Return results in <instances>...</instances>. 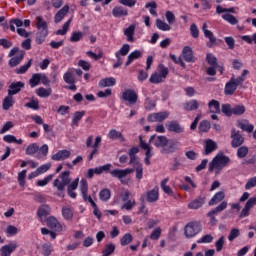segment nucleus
Wrapping results in <instances>:
<instances>
[{"mask_svg":"<svg viewBox=\"0 0 256 256\" xmlns=\"http://www.w3.org/2000/svg\"><path fill=\"white\" fill-rule=\"evenodd\" d=\"M225 245V236H221L216 242H215V247L217 253L223 251V247Z\"/></svg>","mask_w":256,"mask_h":256,"instance_id":"5fc2aeb1","label":"nucleus"},{"mask_svg":"<svg viewBox=\"0 0 256 256\" xmlns=\"http://www.w3.org/2000/svg\"><path fill=\"white\" fill-rule=\"evenodd\" d=\"M231 147H233L234 149H237V147H241L243 145V143H245V138L243 137V135H241L239 133V131L232 129L231 131Z\"/></svg>","mask_w":256,"mask_h":256,"instance_id":"9d476101","label":"nucleus"},{"mask_svg":"<svg viewBox=\"0 0 256 256\" xmlns=\"http://www.w3.org/2000/svg\"><path fill=\"white\" fill-rule=\"evenodd\" d=\"M197 243H213V235L206 234L200 240H197Z\"/></svg>","mask_w":256,"mask_h":256,"instance_id":"338daca9","label":"nucleus"},{"mask_svg":"<svg viewBox=\"0 0 256 256\" xmlns=\"http://www.w3.org/2000/svg\"><path fill=\"white\" fill-rule=\"evenodd\" d=\"M159 200V188L155 187L154 189L147 192L146 201L148 203H155Z\"/></svg>","mask_w":256,"mask_h":256,"instance_id":"6ab92c4d","label":"nucleus"},{"mask_svg":"<svg viewBox=\"0 0 256 256\" xmlns=\"http://www.w3.org/2000/svg\"><path fill=\"white\" fill-rule=\"evenodd\" d=\"M231 163V159L223 153L217 154L213 160L209 163L208 171L210 173H213V171L216 169V173H219L223 167H227Z\"/></svg>","mask_w":256,"mask_h":256,"instance_id":"7ed1b4c3","label":"nucleus"},{"mask_svg":"<svg viewBox=\"0 0 256 256\" xmlns=\"http://www.w3.org/2000/svg\"><path fill=\"white\" fill-rule=\"evenodd\" d=\"M30 87H37L41 83V73L33 74L29 80Z\"/></svg>","mask_w":256,"mask_h":256,"instance_id":"37998d69","label":"nucleus"},{"mask_svg":"<svg viewBox=\"0 0 256 256\" xmlns=\"http://www.w3.org/2000/svg\"><path fill=\"white\" fill-rule=\"evenodd\" d=\"M81 39H83V32H73L70 37L72 43H77V41H81Z\"/></svg>","mask_w":256,"mask_h":256,"instance_id":"052dcab7","label":"nucleus"},{"mask_svg":"<svg viewBox=\"0 0 256 256\" xmlns=\"http://www.w3.org/2000/svg\"><path fill=\"white\" fill-rule=\"evenodd\" d=\"M113 17H127L129 15V12L127 9H125L123 6H116L112 10Z\"/></svg>","mask_w":256,"mask_h":256,"instance_id":"4be33fe9","label":"nucleus"},{"mask_svg":"<svg viewBox=\"0 0 256 256\" xmlns=\"http://www.w3.org/2000/svg\"><path fill=\"white\" fill-rule=\"evenodd\" d=\"M221 111L226 115V117H231V115H233V108H231V104H223Z\"/></svg>","mask_w":256,"mask_h":256,"instance_id":"864d4df0","label":"nucleus"},{"mask_svg":"<svg viewBox=\"0 0 256 256\" xmlns=\"http://www.w3.org/2000/svg\"><path fill=\"white\" fill-rule=\"evenodd\" d=\"M248 153H249V148L247 146H242L237 150V157L239 159H245Z\"/></svg>","mask_w":256,"mask_h":256,"instance_id":"49530a36","label":"nucleus"},{"mask_svg":"<svg viewBox=\"0 0 256 256\" xmlns=\"http://www.w3.org/2000/svg\"><path fill=\"white\" fill-rule=\"evenodd\" d=\"M108 137L109 139H112V140L119 139V141H121L122 143H125V137L121 132L117 131L116 129H111L108 132Z\"/></svg>","mask_w":256,"mask_h":256,"instance_id":"cd10ccee","label":"nucleus"},{"mask_svg":"<svg viewBox=\"0 0 256 256\" xmlns=\"http://www.w3.org/2000/svg\"><path fill=\"white\" fill-rule=\"evenodd\" d=\"M149 237L153 239V241H157L161 237V229L159 227L154 229Z\"/></svg>","mask_w":256,"mask_h":256,"instance_id":"69168bd1","label":"nucleus"},{"mask_svg":"<svg viewBox=\"0 0 256 256\" xmlns=\"http://www.w3.org/2000/svg\"><path fill=\"white\" fill-rule=\"evenodd\" d=\"M240 232L238 228H234L230 231V234L228 236V240L229 241H235V239H237V237H239Z\"/></svg>","mask_w":256,"mask_h":256,"instance_id":"0e129e2a","label":"nucleus"},{"mask_svg":"<svg viewBox=\"0 0 256 256\" xmlns=\"http://www.w3.org/2000/svg\"><path fill=\"white\" fill-rule=\"evenodd\" d=\"M17 249V244H8L5 246H2L1 248V255L2 256H11V253Z\"/></svg>","mask_w":256,"mask_h":256,"instance_id":"7c9ffc66","label":"nucleus"},{"mask_svg":"<svg viewBox=\"0 0 256 256\" xmlns=\"http://www.w3.org/2000/svg\"><path fill=\"white\" fill-rule=\"evenodd\" d=\"M131 241H133V236L127 233L121 238L120 243L123 247H125V245H129Z\"/></svg>","mask_w":256,"mask_h":256,"instance_id":"13d9d810","label":"nucleus"},{"mask_svg":"<svg viewBox=\"0 0 256 256\" xmlns=\"http://www.w3.org/2000/svg\"><path fill=\"white\" fill-rule=\"evenodd\" d=\"M46 224H47V227L52 229V231H58V232L63 231V226H61V224L59 223L57 218H55V216L48 217L46 220Z\"/></svg>","mask_w":256,"mask_h":256,"instance_id":"ddd939ff","label":"nucleus"},{"mask_svg":"<svg viewBox=\"0 0 256 256\" xmlns=\"http://www.w3.org/2000/svg\"><path fill=\"white\" fill-rule=\"evenodd\" d=\"M215 150H217V142L211 139L206 140L204 155H210Z\"/></svg>","mask_w":256,"mask_h":256,"instance_id":"393cba45","label":"nucleus"},{"mask_svg":"<svg viewBox=\"0 0 256 256\" xmlns=\"http://www.w3.org/2000/svg\"><path fill=\"white\" fill-rule=\"evenodd\" d=\"M53 93V90L51 88H39L36 90V94L38 97H50V95Z\"/></svg>","mask_w":256,"mask_h":256,"instance_id":"ea45409f","label":"nucleus"},{"mask_svg":"<svg viewBox=\"0 0 256 256\" xmlns=\"http://www.w3.org/2000/svg\"><path fill=\"white\" fill-rule=\"evenodd\" d=\"M169 118V112H158V113H152L148 116L147 121L150 123H161L165 121V119Z\"/></svg>","mask_w":256,"mask_h":256,"instance_id":"9b49d317","label":"nucleus"},{"mask_svg":"<svg viewBox=\"0 0 256 256\" xmlns=\"http://www.w3.org/2000/svg\"><path fill=\"white\" fill-rule=\"evenodd\" d=\"M80 191H81L82 195H85V193H88L89 185L87 184V180L82 179L80 181Z\"/></svg>","mask_w":256,"mask_h":256,"instance_id":"e2e57ef3","label":"nucleus"},{"mask_svg":"<svg viewBox=\"0 0 256 256\" xmlns=\"http://www.w3.org/2000/svg\"><path fill=\"white\" fill-rule=\"evenodd\" d=\"M115 253V246L113 243L106 244L103 251H102V256H110Z\"/></svg>","mask_w":256,"mask_h":256,"instance_id":"a19ab883","label":"nucleus"},{"mask_svg":"<svg viewBox=\"0 0 256 256\" xmlns=\"http://www.w3.org/2000/svg\"><path fill=\"white\" fill-rule=\"evenodd\" d=\"M67 13H69V5H65L55 14V23H61V21H63V18L67 15Z\"/></svg>","mask_w":256,"mask_h":256,"instance_id":"412c9836","label":"nucleus"},{"mask_svg":"<svg viewBox=\"0 0 256 256\" xmlns=\"http://www.w3.org/2000/svg\"><path fill=\"white\" fill-rule=\"evenodd\" d=\"M182 57L186 63H195V56L193 55V49L189 46H185L182 50Z\"/></svg>","mask_w":256,"mask_h":256,"instance_id":"4468645a","label":"nucleus"},{"mask_svg":"<svg viewBox=\"0 0 256 256\" xmlns=\"http://www.w3.org/2000/svg\"><path fill=\"white\" fill-rule=\"evenodd\" d=\"M71 157V151L69 150H59L56 154L52 155L51 159L53 161H65Z\"/></svg>","mask_w":256,"mask_h":256,"instance_id":"2eb2a0df","label":"nucleus"},{"mask_svg":"<svg viewBox=\"0 0 256 256\" xmlns=\"http://www.w3.org/2000/svg\"><path fill=\"white\" fill-rule=\"evenodd\" d=\"M79 187V178H76L71 184L67 187V193L71 199H77V193L75 190Z\"/></svg>","mask_w":256,"mask_h":256,"instance_id":"f3484780","label":"nucleus"},{"mask_svg":"<svg viewBox=\"0 0 256 256\" xmlns=\"http://www.w3.org/2000/svg\"><path fill=\"white\" fill-rule=\"evenodd\" d=\"M63 79L68 85H73V83H75V77H73L71 72H66L63 76Z\"/></svg>","mask_w":256,"mask_h":256,"instance_id":"4d7b16f0","label":"nucleus"},{"mask_svg":"<svg viewBox=\"0 0 256 256\" xmlns=\"http://www.w3.org/2000/svg\"><path fill=\"white\" fill-rule=\"evenodd\" d=\"M62 216L65 221H73V210L67 206L62 207Z\"/></svg>","mask_w":256,"mask_h":256,"instance_id":"c9c22d12","label":"nucleus"},{"mask_svg":"<svg viewBox=\"0 0 256 256\" xmlns=\"http://www.w3.org/2000/svg\"><path fill=\"white\" fill-rule=\"evenodd\" d=\"M51 214V207L49 205L44 204L39 207L37 215L38 217H47V215Z\"/></svg>","mask_w":256,"mask_h":256,"instance_id":"f704fd0d","label":"nucleus"},{"mask_svg":"<svg viewBox=\"0 0 256 256\" xmlns=\"http://www.w3.org/2000/svg\"><path fill=\"white\" fill-rule=\"evenodd\" d=\"M25 57V51L24 50H20L19 54L13 58H11L9 60V65L10 67H17V65H19L22 61V59H24Z\"/></svg>","mask_w":256,"mask_h":256,"instance_id":"b1692460","label":"nucleus"},{"mask_svg":"<svg viewBox=\"0 0 256 256\" xmlns=\"http://www.w3.org/2000/svg\"><path fill=\"white\" fill-rule=\"evenodd\" d=\"M145 8L146 9H149L150 8V15H154V17H157V2L155 1H152L150 3H147L145 5Z\"/></svg>","mask_w":256,"mask_h":256,"instance_id":"8fccbe9b","label":"nucleus"},{"mask_svg":"<svg viewBox=\"0 0 256 256\" xmlns=\"http://www.w3.org/2000/svg\"><path fill=\"white\" fill-rule=\"evenodd\" d=\"M134 172H135L134 168H127L124 170L114 169V170L109 171L110 175L112 177H115L116 179H119V181H121V183L123 185H125V183H127L123 179H125L126 176L130 175V173H134Z\"/></svg>","mask_w":256,"mask_h":256,"instance_id":"6e6552de","label":"nucleus"},{"mask_svg":"<svg viewBox=\"0 0 256 256\" xmlns=\"http://www.w3.org/2000/svg\"><path fill=\"white\" fill-rule=\"evenodd\" d=\"M36 36H35V43L36 45H43L45 40L47 39V35H49V26L47 22L41 18V16L36 17Z\"/></svg>","mask_w":256,"mask_h":256,"instance_id":"f03ea898","label":"nucleus"},{"mask_svg":"<svg viewBox=\"0 0 256 256\" xmlns=\"http://www.w3.org/2000/svg\"><path fill=\"white\" fill-rule=\"evenodd\" d=\"M49 153V146L47 144L42 145L38 149L37 158L41 159V157H47V154Z\"/></svg>","mask_w":256,"mask_h":256,"instance_id":"a18cd8bd","label":"nucleus"},{"mask_svg":"<svg viewBox=\"0 0 256 256\" xmlns=\"http://www.w3.org/2000/svg\"><path fill=\"white\" fill-rule=\"evenodd\" d=\"M156 27L160 31H171V26L161 19H156Z\"/></svg>","mask_w":256,"mask_h":256,"instance_id":"58836bf2","label":"nucleus"},{"mask_svg":"<svg viewBox=\"0 0 256 256\" xmlns=\"http://www.w3.org/2000/svg\"><path fill=\"white\" fill-rule=\"evenodd\" d=\"M31 59L23 66H20L18 69L15 70V73H17L18 75H21L23 73H27V71L29 70V67H31Z\"/></svg>","mask_w":256,"mask_h":256,"instance_id":"6e6d98bb","label":"nucleus"},{"mask_svg":"<svg viewBox=\"0 0 256 256\" xmlns=\"http://www.w3.org/2000/svg\"><path fill=\"white\" fill-rule=\"evenodd\" d=\"M99 197L101 201H109L111 199V190L104 188L100 191Z\"/></svg>","mask_w":256,"mask_h":256,"instance_id":"c03bdc74","label":"nucleus"},{"mask_svg":"<svg viewBox=\"0 0 256 256\" xmlns=\"http://www.w3.org/2000/svg\"><path fill=\"white\" fill-rule=\"evenodd\" d=\"M131 50V46L129 44H124L118 52L115 53V57H125L129 51Z\"/></svg>","mask_w":256,"mask_h":256,"instance_id":"79ce46f5","label":"nucleus"},{"mask_svg":"<svg viewBox=\"0 0 256 256\" xmlns=\"http://www.w3.org/2000/svg\"><path fill=\"white\" fill-rule=\"evenodd\" d=\"M202 31L204 33V37L209 39V43L207 44V47L211 49V47H213V45L217 43V38H215V35H213V32L207 29V23H203Z\"/></svg>","mask_w":256,"mask_h":256,"instance_id":"f8f14e48","label":"nucleus"},{"mask_svg":"<svg viewBox=\"0 0 256 256\" xmlns=\"http://www.w3.org/2000/svg\"><path fill=\"white\" fill-rule=\"evenodd\" d=\"M210 129L211 123H209V121L203 120L202 122H200L199 131H201V133H207V131H209Z\"/></svg>","mask_w":256,"mask_h":256,"instance_id":"09e8293b","label":"nucleus"},{"mask_svg":"<svg viewBox=\"0 0 256 256\" xmlns=\"http://www.w3.org/2000/svg\"><path fill=\"white\" fill-rule=\"evenodd\" d=\"M52 251H53V248L51 247V245H49V244L42 245V253L44 256L51 255Z\"/></svg>","mask_w":256,"mask_h":256,"instance_id":"774afa93","label":"nucleus"},{"mask_svg":"<svg viewBox=\"0 0 256 256\" xmlns=\"http://www.w3.org/2000/svg\"><path fill=\"white\" fill-rule=\"evenodd\" d=\"M167 75H169V68L165 67L163 64H159V73H152L149 81L157 85L159 83H163L165 79H167Z\"/></svg>","mask_w":256,"mask_h":256,"instance_id":"20e7f679","label":"nucleus"},{"mask_svg":"<svg viewBox=\"0 0 256 256\" xmlns=\"http://www.w3.org/2000/svg\"><path fill=\"white\" fill-rule=\"evenodd\" d=\"M235 91H237V84H235V82H233V80L230 79V81L227 82L225 85L224 93L225 95H233Z\"/></svg>","mask_w":256,"mask_h":256,"instance_id":"bb28decb","label":"nucleus"},{"mask_svg":"<svg viewBox=\"0 0 256 256\" xmlns=\"http://www.w3.org/2000/svg\"><path fill=\"white\" fill-rule=\"evenodd\" d=\"M237 125L242 131H246V133H253V129H255L253 124H249V120H240L237 122Z\"/></svg>","mask_w":256,"mask_h":256,"instance_id":"aec40b11","label":"nucleus"},{"mask_svg":"<svg viewBox=\"0 0 256 256\" xmlns=\"http://www.w3.org/2000/svg\"><path fill=\"white\" fill-rule=\"evenodd\" d=\"M121 99L122 101H126L128 105H136L139 96L137 95V92H135V90L127 89L122 93Z\"/></svg>","mask_w":256,"mask_h":256,"instance_id":"1a4fd4ad","label":"nucleus"},{"mask_svg":"<svg viewBox=\"0 0 256 256\" xmlns=\"http://www.w3.org/2000/svg\"><path fill=\"white\" fill-rule=\"evenodd\" d=\"M206 61L210 66L219 67V63H217V57H215L213 54H207Z\"/></svg>","mask_w":256,"mask_h":256,"instance_id":"3c124183","label":"nucleus"},{"mask_svg":"<svg viewBox=\"0 0 256 256\" xmlns=\"http://www.w3.org/2000/svg\"><path fill=\"white\" fill-rule=\"evenodd\" d=\"M141 57H143V52H141L140 50H135L134 52H131L128 55V60L126 61L125 66L129 67V65H131L133 61H135V59H141Z\"/></svg>","mask_w":256,"mask_h":256,"instance_id":"5701e85b","label":"nucleus"},{"mask_svg":"<svg viewBox=\"0 0 256 256\" xmlns=\"http://www.w3.org/2000/svg\"><path fill=\"white\" fill-rule=\"evenodd\" d=\"M243 113H245V106L243 105H237L232 108V115H243Z\"/></svg>","mask_w":256,"mask_h":256,"instance_id":"680f3d73","label":"nucleus"},{"mask_svg":"<svg viewBox=\"0 0 256 256\" xmlns=\"http://www.w3.org/2000/svg\"><path fill=\"white\" fill-rule=\"evenodd\" d=\"M39 151V145L37 143L30 144L26 148V155H35Z\"/></svg>","mask_w":256,"mask_h":256,"instance_id":"de8ad7c7","label":"nucleus"},{"mask_svg":"<svg viewBox=\"0 0 256 256\" xmlns=\"http://www.w3.org/2000/svg\"><path fill=\"white\" fill-rule=\"evenodd\" d=\"M222 19H224L225 21L230 23V25H237V23H239L237 18L235 16L231 15V14L222 15Z\"/></svg>","mask_w":256,"mask_h":256,"instance_id":"603ef678","label":"nucleus"},{"mask_svg":"<svg viewBox=\"0 0 256 256\" xmlns=\"http://www.w3.org/2000/svg\"><path fill=\"white\" fill-rule=\"evenodd\" d=\"M85 115V111H77L73 115L72 119V127H77L79 125V121L83 119V116Z\"/></svg>","mask_w":256,"mask_h":256,"instance_id":"4c0bfd02","label":"nucleus"},{"mask_svg":"<svg viewBox=\"0 0 256 256\" xmlns=\"http://www.w3.org/2000/svg\"><path fill=\"white\" fill-rule=\"evenodd\" d=\"M15 104V100H13V94H9L4 98L2 107L4 111H9V108Z\"/></svg>","mask_w":256,"mask_h":256,"instance_id":"c756f323","label":"nucleus"},{"mask_svg":"<svg viewBox=\"0 0 256 256\" xmlns=\"http://www.w3.org/2000/svg\"><path fill=\"white\" fill-rule=\"evenodd\" d=\"M25 177H27V170H22L18 174V183L20 187H25Z\"/></svg>","mask_w":256,"mask_h":256,"instance_id":"bf43d9fd","label":"nucleus"},{"mask_svg":"<svg viewBox=\"0 0 256 256\" xmlns=\"http://www.w3.org/2000/svg\"><path fill=\"white\" fill-rule=\"evenodd\" d=\"M225 209H227V201H223L216 208L207 213V217L210 218V225H212V227H215L218 223V220L215 217L217 213H221V211H225Z\"/></svg>","mask_w":256,"mask_h":256,"instance_id":"0eeeda50","label":"nucleus"},{"mask_svg":"<svg viewBox=\"0 0 256 256\" xmlns=\"http://www.w3.org/2000/svg\"><path fill=\"white\" fill-rule=\"evenodd\" d=\"M70 172L64 171L60 175V179H55L53 182V186L58 189V191H65V187L71 183V178H69Z\"/></svg>","mask_w":256,"mask_h":256,"instance_id":"423d86ee","label":"nucleus"},{"mask_svg":"<svg viewBox=\"0 0 256 256\" xmlns=\"http://www.w3.org/2000/svg\"><path fill=\"white\" fill-rule=\"evenodd\" d=\"M25 87V83L19 81V82H13L8 89L9 95H17Z\"/></svg>","mask_w":256,"mask_h":256,"instance_id":"dca6fc26","label":"nucleus"},{"mask_svg":"<svg viewBox=\"0 0 256 256\" xmlns=\"http://www.w3.org/2000/svg\"><path fill=\"white\" fill-rule=\"evenodd\" d=\"M185 111H197L199 109V102L197 100H191L184 104Z\"/></svg>","mask_w":256,"mask_h":256,"instance_id":"72a5a7b5","label":"nucleus"},{"mask_svg":"<svg viewBox=\"0 0 256 256\" xmlns=\"http://www.w3.org/2000/svg\"><path fill=\"white\" fill-rule=\"evenodd\" d=\"M166 127L171 133H183V127L177 120L170 121Z\"/></svg>","mask_w":256,"mask_h":256,"instance_id":"a211bd4d","label":"nucleus"},{"mask_svg":"<svg viewBox=\"0 0 256 256\" xmlns=\"http://www.w3.org/2000/svg\"><path fill=\"white\" fill-rule=\"evenodd\" d=\"M201 224L198 222H190L184 228V235L188 239L195 237L198 233H201Z\"/></svg>","mask_w":256,"mask_h":256,"instance_id":"39448f33","label":"nucleus"},{"mask_svg":"<svg viewBox=\"0 0 256 256\" xmlns=\"http://www.w3.org/2000/svg\"><path fill=\"white\" fill-rule=\"evenodd\" d=\"M117 81L113 77L104 78L99 81L98 85L99 87H113Z\"/></svg>","mask_w":256,"mask_h":256,"instance_id":"2f4dec72","label":"nucleus"},{"mask_svg":"<svg viewBox=\"0 0 256 256\" xmlns=\"http://www.w3.org/2000/svg\"><path fill=\"white\" fill-rule=\"evenodd\" d=\"M124 35L127 36V41L131 43L134 41L133 35H135V25L131 24L128 28L124 30Z\"/></svg>","mask_w":256,"mask_h":256,"instance_id":"e433bc0d","label":"nucleus"},{"mask_svg":"<svg viewBox=\"0 0 256 256\" xmlns=\"http://www.w3.org/2000/svg\"><path fill=\"white\" fill-rule=\"evenodd\" d=\"M149 143H152V145H155L157 149H161V153L163 155H169L170 153H175L176 147L175 142H170L169 139L166 138V136H157L152 135L150 136Z\"/></svg>","mask_w":256,"mask_h":256,"instance_id":"f257e3e1","label":"nucleus"},{"mask_svg":"<svg viewBox=\"0 0 256 256\" xmlns=\"http://www.w3.org/2000/svg\"><path fill=\"white\" fill-rule=\"evenodd\" d=\"M210 113H221V104L217 100H211L208 103Z\"/></svg>","mask_w":256,"mask_h":256,"instance_id":"473e14b6","label":"nucleus"},{"mask_svg":"<svg viewBox=\"0 0 256 256\" xmlns=\"http://www.w3.org/2000/svg\"><path fill=\"white\" fill-rule=\"evenodd\" d=\"M203 205H205V198L199 197L188 203V209H200Z\"/></svg>","mask_w":256,"mask_h":256,"instance_id":"a878e982","label":"nucleus"},{"mask_svg":"<svg viewBox=\"0 0 256 256\" xmlns=\"http://www.w3.org/2000/svg\"><path fill=\"white\" fill-rule=\"evenodd\" d=\"M223 199H225V192L223 191L217 192L209 201L208 205L210 206L217 205V203H221Z\"/></svg>","mask_w":256,"mask_h":256,"instance_id":"c85d7f7f","label":"nucleus"}]
</instances>
